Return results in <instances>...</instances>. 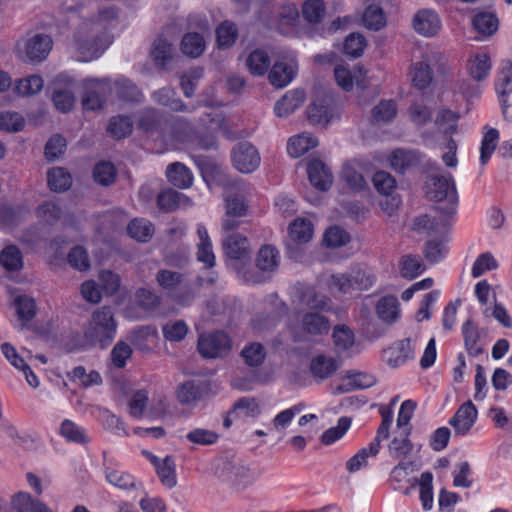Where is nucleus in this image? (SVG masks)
<instances>
[{
	"mask_svg": "<svg viewBox=\"0 0 512 512\" xmlns=\"http://www.w3.org/2000/svg\"><path fill=\"white\" fill-rule=\"evenodd\" d=\"M145 454L155 467L161 483L169 489L175 487L177 484V477L174 459L171 456H166L164 459H160L149 452H146Z\"/></svg>",
	"mask_w": 512,
	"mask_h": 512,
	"instance_id": "2eb2a0df",
	"label": "nucleus"
},
{
	"mask_svg": "<svg viewBox=\"0 0 512 512\" xmlns=\"http://www.w3.org/2000/svg\"><path fill=\"white\" fill-rule=\"evenodd\" d=\"M299 299L302 305L317 312L331 308L330 298L318 293L313 286H304L300 291Z\"/></svg>",
	"mask_w": 512,
	"mask_h": 512,
	"instance_id": "412c9836",
	"label": "nucleus"
},
{
	"mask_svg": "<svg viewBox=\"0 0 512 512\" xmlns=\"http://www.w3.org/2000/svg\"><path fill=\"white\" fill-rule=\"evenodd\" d=\"M491 68V59L486 53H478L467 62V71L477 82L485 80L489 76Z\"/></svg>",
	"mask_w": 512,
	"mask_h": 512,
	"instance_id": "a878e982",
	"label": "nucleus"
},
{
	"mask_svg": "<svg viewBox=\"0 0 512 512\" xmlns=\"http://www.w3.org/2000/svg\"><path fill=\"white\" fill-rule=\"evenodd\" d=\"M449 222L447 218L436 220L429 215L424 214L415 218L413 222V229L419 232H426L428 234H442L448 230Z\"/></svg>",
	"mask_w": 512,
	"mask_h": 512,
	"instance_id": "2f4dec72",
	"label": "nucleus"
},
{
	"mask_svg": "<svg viewBox=\"0 0 512 512\" xmlns=\"http://www.w3.org/2000/svg\"><path fill=\"white\" fill-rule=\"evenodd\" d=\"M363 23L369 30L378 31L386 25V17L383 9L374 4H369L362 16Z\"/></svg>",
	"mask_w": 512,
	"mask_h": 512,
	"instance_id": "de8ad7c7",
	"label": "nucleus"
},
{
	"mask_svg": "<svg viewBox=\"0 0 512 512\" xmlns=\"http://www.w3.org/2000/svg\"><path fill=\"white\" fill-rule=\"evenodd\" d=\"M43 79L38 75H31L28 78L20 79L15 84V92L20 96H31L41 91Z\"/></svg>",
	"mask_w": 512,
	"mask_h": 512,
	"instance_id": "0e129e2a",
	"label": "nucleus"
},
{
	"mask_svg": "<svg viewBox=\"0 0 512 512\" xmlns=\"http://www.w3.org/2000/svg\"><path fill=\"white\" fill-rule=\"evenodd\" d=\"M183 196L173 189L162 191L157 196V205L164 212H172L179 206Z\"/></svg>",
	"mask_w": 512,
	"mask_h": 512,
	"instance_id": "774afa93",
	"label": "nucleus"
},
{
	"mask_svg": "<svg viewBox=\"0 0 512 512\" xmlns=\"http://www.w3.org/2000/svg\"><path fill=\"white\" fill-rule=\"evenodd\" d=\"M419 155L415 151L397 149L390 157V164L393 170L403 174L408 168L417 165Z\"/></svg>",
	"mask_w": 512,
	"mask_h": 512,
	"instance_id": "c9c22d12",
	"label": "nucleus"
},
{
	"mask_svg": "<svg viewBox=\"0 0 512 512\" xmlns=\"http://www.w3.org/2000/svg\"><path fill=\"white\" fill-rule=\"evenodd\" d=\"M338 368L339 365L336 360L325 355H318L310 362L311 374L319 380L331 377Z\"/></svg>",
	"mask_w": 512,
	"mask_h": 512,
	"instance_id": "7c9ffc66",
	"label": "nucleus"
},
{
	"mask_svg": "<svg viewBox=\"0 0 512 512\" xmlns=\"http://www.w3.org/2000/svg\"><path fill=\"white\" fill-rule=\"evenodd\" d=\"M305 92L301 89L288 91L281 99H279L274 107V111L278 117H286L297 110L305 100Z\"/></svg>",
	"mask_w": 512,
	"mask_h": 512,
	"instance_id": "6ab92c4d",
	"label": "nucleus"
},
{
	"mask_svg": "<svg viewBox=\"0 0 512 512\" xmlns=\"http://www.w3.org/2000/svg\"><path fill=\"white\" fill-rule=\"evenodd\" d=\"M336 105L329 93L316 97L307 109L308 119L313 124H328L334 117Z\"/></svg>",
	"mask_w": 512,
	"mask_h": 512,
	"instance_id": "9b49d317",
	"label": "nucleus"
},
{
	"mask_svg": "<svg viewBox=\"0 0 512 512\" xmlns=\"http://www.w3.org/2000/svg\"><path fill=\"white\" fill-rule=\"evenodd\" d=\"M186 439L193 444L208 446L218 441L219 434L214 430L195 428L187 433Z\"/></svg>",
	"mask_w": 512,
	"mask_h": 512,
	"instance_id": "338daca9",
	"label": "nucleus"
},
{
	"mask_svg": "<svg viewBox=\"0 0 512 512\" xmlns=\"http://www.w3.org/2000/svg\"><path fill=\"white\" fill-rule=\"evenodd\" d=\"M302 330L309 335L318 336L327 334L330 330V322L327 317L319 312H307L301 319Z\"/></svg>",
	"mask_w": 512,
	"mask_h": 512,
	"instance_id": "4be33fe9",
	"label": "nucleus"
},
{
	"mask_svg": "<svg viewBox=\"0 0 512 512\" xmlns=\"http://www.w3.org/2000/svg\"><path fill=\"white\" fill-rule=\"evenodd\" d=\"M249 190L247 183L238 179L231 183L226 190V215L246 216L248 205L245 196Z\"/></svg>",
	"mask_w": 512,
	"mask_h": 512,
	"instance_id": "9d476101",
	"label": "nucleus"
},
{
	"mask_svg": "<svg viewBox=\"0 0 512 512\" xmlns=\"http://www.w3.org/2000/svg\"><path fill=\"white\" fill-rule=\"evenodd\" d=\"M166 124L169 128L171 138L175 141L181 143L188 142L195 134V128L185 118L173 117L170 120H166Z\"/></svg>",
	"mask_w": 512,
	"mask_h": 512,
	"instance_id": "c85d7f7f",
	"label": "nucleus"
},
{
	"mask_svg": "<svg viewBox=\"0 0 512 512\" xmlns=\"http://www.w3.org/2000/svg\"><path fill=\"white\" fill-rule=\"evenodd\" d=\"M201 396V386L193 381L183 383L177 391V398L179 402L186 405L199 401Z\"/></svg>",
	"mask_w": 512,
	"mask_h": 512,
	"instance_id": "052dcab7",
	"label": "nucleus"
},
{
	"mask_svg": "<svg viewBox=\"0 0 512 512\" xmlns=\"http://www.w3.org/2000/svg\"><path fill=\"white\" fill-rule=\"evenodd\" d=\"M234 168L243 174L254 172L260 165L258 150L249 142L238 143L231 151Z\"/></svg>",
	"mask_w": 512,
	"mask_h": 512,
	"instance_id": "1a4fd4ad",
	"label": "nucleus"
},
{
	"mask_svg": "<svg viewBox=\"0 0 512 512\" xmlns=\"http://www.w3.org/2000/svg\"><path fill=\"white\" fill-rule=\"evenodd\" d=\"M474 29L482 36H491L498 29V19L493 13L481 12L474 16Z\"/></svg>",
	"mask_w": 512,
	"mask_h": 512,
	"instance_id": "49530a36",
	"label": "nucleus"
},
{
	"mask_svg": "<svg viewBox=\"0 0 512 512\" xmlns=\"http://www.w3.org/2000/svg\"><path fill=\"white\" fill-rule=\"evenodd\" d=\"M399 306L400 304L397 297L392 295L384 296L378 301L376 312L378 317L384 322L392 323L399 317Z\"/></svg>",
	"mask_w": 512,
	"mask_h": 512,
	"instance_id": "72a5a7b5",
	"label": "nucleus"
},
{
	"mask_svg": "<svg viewBox=\"0 0 512 512\" xmlns=\"http://www.w3.org/2000/svg\"><path fill=\"white\" fill-rule=\"evenodd\" d=\"M380 414L382 417L381 424L377 429L375 438L369 444L372 453H379L380 443L389 437L390 427L393 422V411L391 408H381Z\"/></svg>",
	"mask_w": 512,
	"mask_h": 512,
	"instance_id": "4c0bfd02",
	"label": "nucleus"
},
{
	"mask_svg": "<svg viewBox=\"0 0 512 512\" xmlns=\"http://www.w3.org/2000/svg\"><path fill=\"white\" fill-rule=\"evenodd\" d=\"M107 130L115 139L126 138L132 133L133 121L128 116H114L110 119Z\"/></svg>",
	"mask_w": 512,
	"mask_h": 512,
	"instance_id": "8fccbe9b",
	"label": "nucleus"
},
{
	"mask_svg": "<svg viewBox=\"0 0 512 512\" xmlns=\"http://www.w3.org/2000/svg\"><path fill=\"white\" fill-rule=\"evenodd\" d=\"M307 174L310 183L318 190L327 191L332 185V173L320 160L315 159L308 163Z\"/></svg>",
	"mask_w": 512,
	"mask_h": 512,
	"instance_id": "dca6fc26",
	"label": "nucleus"
},
{
	"mask_svg": "<svg viewBox=\"0 0 512 512\" xmlns=\"http://www.w3.org/2000/svg\"><path fill=\"white\" fill-rule=\"evenodd\" d=\"M176 92L170 88H162L152 94L155 103L168 107L173 111L191 113L194 109L189 108L180 99L176 98Z\"/></svg>",
	"mask_w": 512,
	"mask_h": 512,
	"instance_id": "c756f323",
	"label": "nucleus"
},
{
	"mask_svg": "<svg viewBox=\"0 0 512 512\" xmlns=\"http://www.w3.org/2000/svg\"><path fill=\"white\" fill-rule=\"evenodd\" d=\"M279 265V252L272 245H264L260 248L257 258L256 267L262 272H273Z\"/></svg>",
	"mask_w": 512,
	"mask_h": 512,
	"instance_id": "f704fd0d",
	"label": "nucleus"
},
{
	"mask_svg": "<svg viewBox=\"0 0 512 512\" xmlns=\"http://www.w3.org/2000/svg\"><path fill=\"white\" fill-rule=\"evenodd\" d=\"M94 180L102 186L112 184L116 178L114 165L107 161L98 163L93 169Z\"/></svg>",
	"mask_w": 512,
	"mask_h": 512,
	"instance_id": "69168bd1",
	"label": "nucleus"
},
{
	"mask_svg": "<svg viewBox=\"0 0 512 512\" xmlns=\"http://www.w3.org/2000/svg\"><path fill=\"white\" fill-rule=\"evenodd\" d=\"M184 275L177 271L160 269L156 274L157 284L167 292L169 297L182 285Z\"/></svg>",
	"mask_w": 512,
	"mask_h": 512,
	"instance_id": "e433bc0d",
	"label": "nucleus"
},
{
	"mask_svg": "<svg viewBox=\"0 0 512 512\" xmlns=\"http://www.w3.org/2000/svg\"><path fill=\"white\" fill-rule=\"evenodd\" d=\"M166 120L167 119L160 111L154 108H148L139 114L137 126L145 133H163L162 125L163 123L166 124Z\"/></svg>",
	"mask_w": 512,
	"mask_h": 512,
	"instance_id": "5701e85b",
	"label": "nucleus"
},
{
	"mask_svg": "<svg viewBox=\"0 0 512 512\" xmlns=\"http://www.w3.org/2000/svg\"><path fill=\"white\" fill-rule=\"evenodd\" d=\"M477 409L471 401L462 404L449 420L456 435H466L477 420Z\"/></svg>",
	"mask_w": 512,
	"mask_h": 512,
	"instance_id": "ddd939ff",
	"label": "nucleus"
},
{
	"mask_svg": "<svg viewBox=\"0 0 512 512\" xmlns=\"http://www.w3.org/2000/svg\"><path fill=\"white\" fill-rule=\"evenodd\" d=\"M499 141V132L495 128L487 129L484 134L480 147V163L486 165L494 153Z\"/></svg>",
	"mask_w": 512,
	"mask_h": 512,
	"instance_id": "6e6d98bb",
	"label": "nucleus"
},
{
	"mask_svg": "<svg viewBox=\"0 0 512 512\" xmlns=\"http://www.w3.org/2000/svg\"><path fill=\"white\" fill-rule=\"evenodd\" d=\"M12 509L15 512H53L45 503L33 499L25 492H19L12 497Z\"/></svg>",
	"mask_w": 512,
	"mask_h": 512,
	"instance_id": "cd10ccee",
	"label": "nucleus"
},
{
	"mask_svg": "<svg viewBox=\"0 0 512 512\" xmlns=\"http://www.w3.org/2000/svg\"><path fill=\"white\" fill-rule=\"evenodd\" d=\"M332 337L337 352L347 351L353 346L355 341L354 333L345 325L336 326Z\"/></svg>",
	"mask_w": 512,
	"mask_h": 512,
	"instance_id": "e2e57ef3",
	"label": "nucleus"
},
{
	"mask_svg": "<svg viewBox=\"0 0 512 512\" xmlns=\"http://www.w3.org/2000/svg\"><path fill=\"white\" fill-rule=\"evenodd\" d=\"M52 39L45 34H36L25 44V53L30 61L44 60L52 48Z\"/></svg>",
	"mask_w": 512,
	"mask_h": 512,
	"instance_id": "f3484780",
	"label": "nucleus"
},
{
	"mask_svg": "<svg viewBox=\"0 0 512 512\" xmlns=\"http://www.w3.org/2000/svg\"><path fill=\"white\" fill-rule=\"evenodd\" d=\"M246 65L253 75H264L270 66V58L264 50L256 49L247 57Z\"/></svg>",
	"mask_w": 512,
	"mask_h": 512,
	"instance_id": "5fc2aeb1",
	"label": "nucleus"
},
{
	"mask_svg": "<svg viewBox=\"0 0 512 512\" xmlns=\"http://www.w3.org/2000/svg\"><path fill=\"white\" fill-rule=\"evenodd\" d=\"M318 146V139L310 133L293 136L287 144V152L291 157L298 158Z\"/></svg>",
	"mask_w": 512,
	"mask_h": 512,
	"instance_id": "bb28decb",
	"label": "nucleus"
},
{
	"mask_svg": "<svg viewBox=\"0 0 512 512\" xmlns=\"http://www.w3.org/2000/svg\"><path fill=\"white\" fill-rule=\"evenodd\" d=\"M117 333V322L110 307L95 310L84 329L85 339L92 345L107 348Z\"/></svg>",
	"mask_w": 512,
	"mask_h": 512,
	"instance_id": "7ed1b4c3",
	"label": "nucleus"
},
{
	"mask_svg": "<svg viewBox=\"0 0 512 512\" xmlns=\"http://www.w3.org/2000/svg\"><path fill=\"white\" fill-rule=\"evenodd\" d=\"M162 333L167 341L180 342L186 337L188 326L183 320L168 321L162 326Z\"/></svg>",
	"mask_w": 512,
	"mask_h": 512,
	"instance_id": "13d9d810",
	"label": "nucleus"
},
{
	"mask_svg": "<svg viewBox=\"0 0 512 512\" xmlns=\"http://www.w3.org/2000/svg\"><path fill=\"white\" fill-rule=\"evenodd\" d=\"M411 432L406 430H397L396 435L388 444L389 455L397 460H404L413 450V443L409 439Z\"/></svg>",
	"mask_w": 512,
	"mask_h": 512,
	"instance_id": "aec40b11",
	"label": "nucleus"
},
{
	"mask_svg": "<svg viewBox=\"0 0 512 512\" xmlns=\"http://www.w3.org/2000/svg\"><path fill=\"white\" fill-rule=\"evenodd\" d=\"M462 334L464 337V345L468 354L477 357L483 353V348L478 344L480 333L478 327L468 319L462 326Z\"/></svg>",
	"mask_w": 512,
	"mask_h": 512,
	"instance_id": "473e14b6",
	"label": "nucleus"
},
{
	"mask_svg": "<svg viewBox=\"0 0 512 512\" xmlns=\"http://www.w3.org/2000/svg\"><path fill=\"white\" fill-rule=\"evenodd\" d=\"M117 96L126 102H140L143 95L140 89L127 78H120L115 82Z\"/></svg>",
	"mask_w": 512,
	"mask_h": 512,
	"instance_id": "09e8293b",
	"label": "nucleus"
},
{
	"mask_svg": "<svg viewBox=\"0 0 512 512\" xmlns=\"http://www.w3.org/2000/svg\"><path fill=\"white\" fill-rule=\"evenodd\" d=\"M241 356L249 367H259L266 358V350L261 343L253 342L242 349Z\"/></svg>",
	"mask_w": 512,
	"mask_h": 512,
	"instance_id": "864d4df0",
	"label": "nucleus"
},
{
	"mask_svg": "<svg viewBox=\"0 0 512 512\" xmlns=\"http://www.w3.org/2000/svg\"><path fill=\"white\" fill-rule=\"evenodd\" d=\"M447 58L440 52L431 50L423 54L422 60L414 63L411 67V80L415 87L420 90L428 88L433 81L432 67L439 72L446 71Z\"/></svg>",
	"mask_w": 512,
	"mask_h": 512,
	"instance_id": "423d86ee",
	"label": "nucleus"
},
{
	"mask_svg": "<svg viewBox=\"0 0 512 512\" xmlns=\"http://www.w3.org/2000/svg\"><path fill=\"white\" fill-rule=\"evenodd\" d=\"M83 89V108L85 110H97L102 107L106 95L111 91V84L106 78H89L84 80Z\"/></svg>",
	"mask_w": 512,
	"mask_h": 512,
	"instance_id": "6e6552de",
	"label": "nucleus"
},
{
	"mask_svg": "<svg viewBox=\"0 0 512 512\" xmlns=\"http://www.w3.org/2000/svg\"><path fill=\"white\" fill-rule=\"evenodd\" d=\"M296 71L297 63L294 59L277 61L269 72V81L273 86L283 88L293 80Z\"/></svg>",
	"mask_w": 512,
	"mask_h": 512,
	"instance_id": "4468645a",
	"label": "nucleus"
},
{
	"mask_svg": "<svg viewBox=\"0 0 512 512\" xmlns=\"http://www.w3.org/2000/svg\"><path fill=\"white\" fill-rule=\"evenodd\" d=\"M0 265L10 272L19 271L23 268V256L20 249L15 245H8L0 252Z\"/></svg>",
	"mask_w": 512,
	"mask_h": 512,
	"instance_id": "a19ab883",
	"label": "nucleus"
},
{
	"mask_svg": "<svg viewBox=\"0 0 512 512\" xmlns=\"http://www.w3.org/2000/svg\"><path fill=\"white\" fill-rule=\"evenodd\" d=\"M412 26L419 35L433 37L439 33L442 23L434 10L421 9L413 16Z\"/></svg>",
	"mask_w": 512,
	"mask_h": 512,
	"instance_id": "f8f14e48",
	"label": "nucleus"
},
{
	"mask_svg": "<svg viewBox=\"0 0 512 512\" xmlns=\"http://www.w3.org/2000/svg\"><path fill=\"white\" fill-rule=\"evenodd\" d=\"M223 248L226 257L232 267L237 271L239 277L249 283H259L260 279L255 277L244 267L251 262V250L248 239L238 233H233L223 239Z\"/></svg>",
	"mask_w": 512,
	"mask_h": 512,
	"instance_id": "20e7f679",
	"label": "nucleus"
},
{
	"mask_svg": "<svg viewBox=\"0 0 512 512\" xmlns=\"http://www.w3.org/2000/svg\"><path fill=\"white\" fill-rule=\"evenodd\" d=\"M213 474L233 491L242 492L254 485L261 472L236 457H220L213 463Z\"/></svg>",
	"mask_w": 512,
	"mask_h": 512,
	"instance_id": "f03ea898",
	"label": "nucleus"
},
{
	"mask_svg": "<svg viewBox=\"0 0 512 512\" xmlns=\"http://www.w3.org/2000/svg\"><path fill=\"white\" fill-rule=\"evenodd\" d=\"M14 306L22 325L32 320L36 314L35 301L26 295L17 296L14 299Z\"/></svg>",
	"mask_w": 512,
	"mask_h": 512,
	"instance_id": "4d7b16f0",
	"label": "nucleus"
},
{
	"mask_svg": "<svg viewBox=\"0 0 512 512\" xmlns=\"http://www.w3.org/2000/svg\"><path fill=\"white\" fill-rule=\"evenodd\" d=\"M399 266L401 276L409 280L416 278L425 270L421 258L411 254L402 256Z\"/></svg>",
	"mask_w": 512,
	"mask_h": 512,
	"instance_id": "37998d69",
	"label": "nucleus"
},
{
	"mask_svg": "<svg viewBox=\"0 0 512 512\" xmlns=\"http://www.w3.org/2000/svg\"><path fill=\"white\" fill-rule=\"evenodd\" d=\"M431 174L426 180V195L431 200L443 201L447 200L450 204L447 208L438 207L446 217L455 214V206L458 203V194L453 177L450 174L438 173Z\"/></svg>",
	"mask_w": 512,
	"mask_h": 512,
	"instance_id": "39448f33",
	"label": "nucleus"
},
{
	"mask_svg": "<svg viewBox=\"0 0 512 512\" xmlns=\"http://www.w3.org/2000/svg\"><path fill=\"white\" fill-rule=\"evenodd\" d=\"M238 30L230 21H224L216 29L217 43L220 48L230 47L236 41Z\"/></svg>",
	"mask_w": 512,
	"mask_h": 512,
	"instance_id": "680f3d73",
	"label": "nucleus"
},
{
	"mask_svg": "<svg viewBox=\"0 0 512 512\" xmlns=\"http://www.w3.org/2000/svg\"><path fill=\"white\" fill-rule=\"evenodd\" d=\"M166 177L172 185L180 189H187L193 184L192 172L180 162H174L168 165Z\"/></svg>",
	"mask_w": 512,
	"mask_h": 512,
	"instance_id": "393cba45",
	"label": "nucleus"
},
{
	"mask_svg": "<svg viewBox=\"0 0 512 512\" xmlns=\"http://www.w3.org/2000/svg\"><path fill=\"white\" fill-rule=\"evenodd\" d=\"M198 352L206 359L220 358L231 350V340L222 331L200 335L197 343Z\"/></svg>",
	"mask_w": 512,
	"mask_h": 512,
	"instance_id": "0eeeda50",
	"label": "nucleus"
},
{
	"mask_svg": "<svg viewBox=\"0 0 512 512\" xmlns=\"http://www.w3.org/2000/svg\"><path fill=\"white\" fill-rule=\"evenodd\" d=\"M47 181L50 189L54 192H63L72 185L71 175L61 167H55L48 171Z\"/></svg>",
	"mask_w": 512,
	"mask_h": 512,
	"instance_id": "c03bdc74",
	"label": "nucleus"
},
{
	"mask_svg": "<svg viewBox=\"0 0 512 512\" xmlns=\"http://www.w3.org/2000/svg\"><path fill=\"white\" fill-rule=\"evenodd\" d=\"M35 213L37 219L43 225H54L63 216L61 207L53 201L43 202L37 207Z\"/></svg>",
	"mask_w": 512,
	"mask_h": 512,
	"instance_id": "58836bf2",
	"label": "nucleus"
},
{
	"mask_svg": "<svg viewBox=\"0 0 512 512\" xmlns=\"http://www.w3.org/2000/svg\"><path fill=\"white\" fill-rule=\"evenodd\" d=\"M127 233L139 242H147L154 234V226L149 220L135 218L128 224Z\"/></svg>",
	"mask_w": 512,
	"mask_h": 512,
	"instance_id": "ea45409f",
	"label": "nucleus"
},
{
	"mask_svg": "<svg viewBox=\"0 0 512 512\" xmlns=\"http://www.w3.org/2000/svg\"><path fill=\"white\" fill-rule=\"evenodd\" d=\"M237 413L242 416L257 417L261 413V410L255 398L242 397L234 403L232 409L229 412V415Z\"/></svg>",
	"mask_w": 512,
	"mask_h": 512,
	"instance_id": "bf43d9fd",
	"label": "nucleus"
},
{
	"mask_svg": "<svg viewBox=\"0 0 512 512\" xmlns=\"http://www.w3.org/2000/svg\"><path fill=\"white\" fill-rule=\"evenodd\" d=\"M346 378L348 379L347 386H339L337 388L338 393H345L352 389H365L373 386L376 383V379L373 375L364 372L347 371Z\"/></svg>",
	"mask_w": 512,
	"mask_h": 512,
	"instance_id": "79ce46f5",
	"label": "nucleus"
},
{
	"mask_svg": "<svg viewBox=\"0 0 512 512\" xmlns=\"http://www.w3.org/2000/svg\"><path fill=\"white\" fill-rule=\"evenodd\" d=\"M386 362L392 367H398L414 356V348L409 338L393 344L384 351Z\"/></svg>",
	"mask_w": 512,
	"mask_h": 512,
	"instance_id": "a211bd4d",
	"label": "nucleus"
},
{
	"mask_svg": "<svg viewBox=\"0 0 512 512\" xmlns=\"http://www.w3.org/2000/svg\"><path fill=\"white\" fill-rule=\"evenodd\" d=\"M352 281L350 272L333 274L328 278L327 286L332 294L352 295L354 293Z\"/></svg>",
	"mask_w": 512,
	"mask_h": 512,
	"instance_id": "3c124183",
	"label": "nucleus"
},
{
	"mask_svg": "<svg viewBox=\"0 0 512 512\" xmlns=\"http://www.w3.org/2000/svg\"><path fill=\"white\" fill-rule=\"evenodd\" d=\"M175 50L171 42L163 36L157 37L150 51L151 58L156 66L165 68L166 65L173 59Z\"/></svg>",
	"mask_w": 512,
	"mask_h": 512,
	"instance_id": "b1692460",
	"label": "nucleus"
},
{
	"mask_svg": "<svg viewBox=\"0 0 512 512\" xmlns=\"http://www.w3.org/2000/svg\"><path fill=\"white\" fill-rule=\"evenodd\" d=\"M118 12L113 6L100 8L97 23L93 21L83 22L76 32V45L81 59L90 61L98 58L109 46L111 40L105 32L103 23L115 20Z\"/></svg>",
	"mask_w": 512,
	"mask_h": 512,
	"instance_id": "f257e3e1",
	"label": "nucleus"
},
{
	"mask_svg": "<svg viewBox=\"0 0 512 512\" xmlns=\"http://www.w3.org/2000/svg\"><path fill=\"white\" fill-rule=\"evenodd\" d=\"M205 49V41L201 34L193 32L183 36L181 51L191 58L199 57Z\"/></svg>",
	"mask_w": 512,
	"mask_h": 512,
	"instance_id": "a18cd8bd",
	"label": "nucleus"
},
{
	"mask_svg": "<svg viewBox=\"0 0 512 512\" xmlns=\"http://www.w3.org/2000/svg\"><path fill=\"white\" fill-rule=\"evenodd\" d=\"M289 234L292 240L297 243H307L313 236V225L311 221L299 218L289 226Z\"/></svg>",
	"mask_w": 512,
	"mask_h": 512,
	"instance_id": "603ef678",
	"label": "nucleus"
}]
</instances>
